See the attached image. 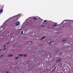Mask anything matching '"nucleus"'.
I'll return each mask as SVG.
<instances>
[{"label": "nucleus", "mask_w": 73, "mask_h": 73, "mask_svg": "<svg viewBox=\"0 0 73 73\" xmlns=\"http://www.w3.org/2000/svg\"><path fill=\"white\" fill-rule=\"evenodd\" d=\"M51 57V55L50 53H48L47 55V58H49V59H50V58Z\"/></svg>", "instance_id": "obj_1"}, {"label": "nucleus", "mask_w": 73, "mask_h": 73, "mask_svg": "<svg viewBox=\"0 0 73 73\" xmlns=\"http://www.w3.org/2000/svg\"><path fill=\"white\" fill-rule=\"evenodd\" d=\"M61 58H58L57 60V62H60L62 60Z\"/></svg>", "instance_id": "obj_2"}, {"label": "nucleus", "mask_w": 73, "mask_h": 73, "mask_svg": "<svg viewBox=\"0 0 73 73\" xmlns=\"http://www.w3.org/2000/svg\"><path fill=\"white\" fill-rule=\"evenodd\" d=\"M19 24L20 23H19V21L15 23V25L16 26H18V25H19Z\"/></svg>", "instance_id": "obj_3"}, {"label": "nucleus", "mask_w": 73, "mask_h": 73, "mask_svg": "<svg viewBox=\"0 0 73 73\" xmlns=\"http://www.w3.org/2000/svg\"><path fill=\"white\" fill-rule=\"evenodd\" d=\"M57 23H54V25H53V27H57Z\"/></svg>", "instance_id": "obj_4"}, {"label": "nucleus", "mask_w": 73, "mask_h": 73, "mask_svg": "<svg viewBox=\"0 0 73 73\" xmlns=\"http://www.w3.org/2000/svg\"><path fill=\"white\" fill-rule=\"evenodd\" d=\"M12 56H13V54H11L8 55V57H12Z\"/></svg>", "instance_id": "obj_5"}, {"label": "nucleus", "mask_w": 73, "mask_h": 73, "mask_svg": "<svg viewBox=\"0 0 73 73\" xmlns=\"http://www.w3.org/2000/svg\"><path fill=\"white\" fill-rule=\"evenodd\" d=\"M19 56H23V54H19Z\"/></svg>", "instance_id": "obj_6"}, {"label": "nucleus", "mask_w": 73, "mask_h": 73, "mask_svg": "<svg viewBox=\"0 0 73 73\" xmlns=\"http://www.w3.org/2000/svg\"><path fill=\"white\" fill-rule=\"evenodd\" d=\"M3 12V10L2 9L1 10L0 9V13L1 12V13H2Z\"/></svg>", "instance_id": "obj_7"}, {"label": "nucleus", "mask_w": 73, "mask_h": 73, "mask_svg": "<svg viewBox=\"0 0 73 73\" xmlns=\"http://www.w3.org/2000/svg\"><path fill=\"white\" fill-rule=\"evenodd\" d=\"M45 37H46V36H44L43 37H42L41 39H40V40H42V39H43V38H45Z\"/></svg>", "instance_id": "obj_8"}, {"label": "nucleus", "mask_w": 73, "mask_h": 73, "mask_svg": "<svg viewBox=\"0 0 73 73\" xmlns=\"http://www.w3.org/2000/svg\"><path fill=\"white\" fill-rule=\"evenodd\" d=\"M27 56V54H25L23 55V57H25V56Z\"/></svg>", "instance_id": "obj_9"}, {"label": "nucleus", "mask_w": 73, "mask_h": 73, "mask_svg": "<svg viewBox=\"0 0 73 73\" xmlns=\"http://www.w3.org/2000/svg\"><path fill=\"white\" fill-rule=\"evenodd\" d=\"M19 58H20V56L17 57H15V59H17Z\"/></svg>", "instance_id": "obj_10"}, {"label": "nucleus", "mask_w": 73, "mask_h": 73, "mask_svg": "<svg viewBox=\"0 0 73 73\" xmlns=\"http://www.w3.org/2000/svg\"><path fill=\"white\" fill-rule=\"evenodd\" d=\"M56 68L55 67L52 70V71H53V70H56Z\"/></svg>", "instance_id": "obj_11"}, {"label": "nucleus", "mask_w": 73, "mask_h": 73, "mask_svg": "<svg viewBox=\"0 0 73 73\" xmlns=\"http://www.w3.org/2000/svg\"><path fill=\"white\" fill-rule=\"evenodd\" d=\"M33 19H34V20H37V18L35 17H34Z\"/></svg>", "instance_id": "obj_12"}, {"label": "nucleus", "mask_w": 73, "mask_h": 73, "mask_svg": "<svg viewBox=\"0 0 73 73\" xmlns=\"http://www.w3.org/2000/svg\"><path fill=\"white\" fill-rule=\"evenodd\" d=\"M52 42H53L52 41H51L49 43V44H51V43H52Z\"/></svg>", "instance_id": "obj_13"}, {"label": "nucleus", "mask_w": 73, "mask_h": 73, "mask_svg": "<svg viewBox=\"0 0 73 73\" xmlns=\"http://www.w3.org/2000/svg\"><path fill=\"white\" fill-rule=\"evenodd\" d=\"M66 41V40L64 39V40H62V41H63H63Z\"/></svg>", "instance_id": "obj_14"}, {"label": "nucleus", "mask_w": 73, "mask_h": 73, "mask_svg": "<svg viewBox=\"0 0 73 73\" xmlns=\"http://www.w3.org/2000/svg\"><path fill=\"white\" fill-rule=\"evenodd\" d=\"M6 46V44L4 45V47L5 48H6V47H5Z\"/></svg>", "instance_id": "obj_15"}, {"label": "nucleus", "mask_w": 73, "mask_h": 73, "mask_svg": "<svg viewBox=\"0 0 73 73\" xmlns=\"http://www.w3.org/2000/svg\"><path fill=\"white\" fill-rule=\"evenodd\" d=\"M0 57H4V55H2L0 56Z\"/></svg>", "instance_id": "obj_16"}, {"label": "nucleus", "mask_w": 73, "mask_h": 73, "mask_svg": "<svg viewBox=\"0 0 73 73\" xmlns=\"http://www.w3.org/2000/svg\"><path fill=\"white\" fill-rule=\"evenodd\" d=\"M46 22V20H45L44 21V23H45Z\"/></svg>", "instance_id": "obj_17"}, {"label": "nucleus", "mask_w": 73, "mask_h": 73, "mask_svg": "<svg viewBox=\"0 0 73 73\" xmlns=\"http://www.w3.org/2000/svg\"><path fill=\"white\" fill-rule=\"evenodd\" d=\"M23 31H21V33L22 34H23Z\"/></svg>", "instance_id": "obj_18"}, {"label": "nucleus", "mask_w": 73, "mask_h": 73, "mask_svg": "<svg viewBox=\"0 0 73 73\" xmlns=\"http://www.w3.org/2000/svg\"><path fill=\"white\" fill-rule=\"evenodd\" d=\"M65 21V20L64 21L61 23V24H62V23H64V22Z\"/></svg>", "instance_id": "obj_19"}, {"label": "nucleus", "mask_w": 73, "mask_h": 73, "mask_svg": "<svg viewBox=\"0 0 73 73\" xmlns=\"http://www.w3.org/2000/svg\"><path fill=\"white\" fill-rule=\"evenodd\" d=\"M6 49V48H5V49H4V50H5Z\"/></svg>", "instance_id": "obj_20"}, {"label": "nucleus", "mask_w": 73, "mask_h": 73, "mask_svg": "<svg viewBox=\"0 0 73 73\" xmlns=\"http://www.w3.org/2000/svg\"><path fill=\"white\" fill-rule=\"evenodd\" d=\"M28 44H29V45H31V44H29V42L28 43Z\"/></svg>", "instance_id": "obj_21"}, {"label": "nucleus", "mask_w": 73, "mask_h": 73, "mask_svg": "<svg viewBox=\"0 0 73 73\" xmlns=\"http://www.w3.org/2000/svg\"><path fill=\"white\" fill-rule=\"evenodd\" d=\"M30 42L31 43H32V41H31Z\"/></svg>", "instance_id": "obj_22"}, {"label": "nucleus", "mask_w": 73, "mask_h": 73, "mask_svg": "<svg viewBox=\"0 0 73 73\" xmlns=\"http://www.w3.org/2000/svg\"><path fill=\"white\" fill-rule=\"evenodd\" d=\"M42 27H44V25H42Z\"/></svg>", "instance_id": "obj_23"}, {"label": "nucleus", "mask_w": 73, "mask_h": 73, "mask_svg": "<svg viewBox=\"0 0 73 73\" xmlns=\"http://www.w3.org/2000/svg\"><path fill=\"white\" fill-rule=\"evenodd\" d=\"M6 73H9V72H8V71H7V72H6Z\"/></svg>", "instance_id": "obj_24"}, {"label": "nucleus", "mask_w": 73, "mask_h": 73, "mask_svg": "<svg viewBox=\"0 0 73 73\" xmlns=\"http://www.w3.org/2000/svg\"><path fill=\"white\" fill-rule=\"evenodd\" d=\"M43 53H45V52H42V54Z\"/></svg>", "instance_id": "obj_25"}, {"label": "nucleus", "mask_w": 73, "mask_h": 73, "mask_svg": "<svg viewBox=\"0 0 73 73\" xmlns=\"http://www.w3.org/2000/svg\"><path fill=\"white\" fill-rule=\"evenodd\" d=\"M1 49H0V51H1Z\"/></svg>", "instance_id": "obj_26"}, {"label": "nucleus", "mask_w": 73, "mask_h": 73, "mask_svg": "<svg viewBox=\"0 0 73 73\" xmlns=\"http://www.w3.org/2000/svg\"><path fill=\"white\" fill-rule=\"evenodd\" d=\"M72 25H73V24H72Z\"/></svg>", "instance_id": "obj_27"}, {"label": "nucleus", "mask_w": 73, "mask_h": 73, "mask_svg": "<svg viewBox=\"0 0 73 73\" xmlns=\"http://www.w3.org/2000/svg\"><path fill=\"white\" fill-rule=\"evenodd\" d=\"M29 49H31V48H29Z\"/></svg>", "instance_id": "obj_28"}]
</instances>
